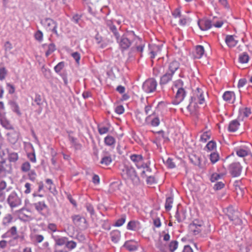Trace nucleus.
I'll return each instance as SVG.
<instances>
[{"instance_id":"1","label":"nucleus","mask_w":252,"mask_h":252,"mask_svg":"<svg viewBox=\"0 0 252 252\" xmlns=\"http://www.w3.org/2000/svg\"><path fill=\"white\" fill-rule=\"evenodd\" d=\"M225 213L229 219L234 221L235 225L242 224V220L239 218L240 213L237 210H235L232 206L227 208Z\"/></svg>"},{"instance_id":"2","label":"nucleus","mask_w":252,"mask_h":252,"mask_svg":"<svg viewBox=\"0 0 252 252\" xmlns=\"http://www.w3.org/2000/svg\"><path fill=\"white\" fill-rule=\"evenodd\" d=\"M157 82L154 78H150L146 80L142 85V89L145 92L150 93L156 91Z\"/></svg>"},{"instance_id":"3","label":"nucleus","mask_w":252,"mask_h":252,"mask_svg":"<svg viewBox=\"0 0 252 252\" xmlns=\"http://www.w3.org/2000/svg\"><path fill=\"white\" fill-rule=\"evenodd\" d=\"M12 172V165L10 163H7L5 159L0 161V176H6L7 174Z\"/></svg>"},{"instance_id":"4","label":"nucleus","mask_w":252,"mask_h":252,"mask_svg":"<svg viewBox=\"0 0 252 252\" xmlns=\"http://www.w3.org/2000/svg\"><path fill=\"white\" fill-rule=\"evenodd\" d=\"M203 222L199 221L198 220H194L191 223L189 226L190 232L193 235H196L201 232L203 229Z\"/></svg>"},{"instance_id":"5","label":"nucleus","mask_w":252,"mask_h":252,"mask_svg":"<svg viewBox=\"0 0 252 252\" xmlns=\"http://www.w3.org/2000/svg\"><path fill=\"white\" fill-rule=\"evenodd\" d=\"M242 169V166L239 162H235L230 164L229 166V173L233 177L240 175Z\"/></svg>"},{"instance_id":"6","label":"nucleus","mask_w":252,"mask_h":252,"mask_svg":"<svg viewBox=\"0 0 252 252\" xmlns=\"http://www.w3.org/2000/svg\"><path fill=\"white\" fill-rule=\"evenodd\" d=\"M128 177H129L132 181L138 183L139 182V179L138 177L135 170L132 166H125V169L123 170Z\"/></svg>"},{"instance_id":"7","label":"nucleus","mask_w":252,"mask_h":252,"mask_svg":"<svg viewBox=\"0 0 252 252\" xmlns=\"http://www.w3.org/2000/svg\"><path fill=\"white\" fill-rule=\"evenodd\" d=\"M7 202L12 208L20 205L21 201L20 198L18 197L17 193L15 192H12L7 198Z\"/></svg>"},{"instance_id":"8","label":"nucleus","mask_w":252,"mask_h":252,"mask_svg":"<svg viewBox=\"0 0 252 252\" xmlns=\"http://www.w3.org/2000/svg\"><path fill=\"white\" fill-rule=\"evenodd\" d=\"M119 46L122 51L127 50L131 45V41L126 36L123 34L121 38H119Z\"/></svg>"},{"instance_id":"9","label":"nucleus","mask_w":252,"mask_h":252,"mask_svg":"<svg viewBox=\"0 0 252 252\" xmlns=\"http://www.w3.org/2000/svg\"><path fill=\"white\" fill-rule=\"evenodd\" d=\"M186 92L184 88H178L176 94L175 99L173 101L175 104H178L184 99Z\"/></svg>"},{"instance_id":"10","label":"nucleus","mask_w":252,"mask_h":252,"mask_svg":"<svg viewBox=\"0 0 252 252\" xmlns=\"http://www.w3.org/2000/svg\"><path fill=\"white\" fill-rule=\"evenodd\" d=\"M189 159L193 164L195 166H197L200 168H203L204 165L201 162V158L199 156H196L195 154H191L189 156Z\"/></svg>"},{"instance_id":"11","label":"nucleus","mask_w":252,"mask_h":252,"mask_svg":"<svg viewBox=\"0 0 252 252\" xmlns=\"http://www.w3.org/2000/svg\"><path fill=\"white\" fill-rule=\"evenodd\" d=\"M198 25L202 31L207 30L210 29L212 26L211 21L206 19L199 20Z\"/></svg>"},{"instance_id":"12","label":"nucleus","mask_w":252,"mask_h":252,"mask_svg":"<svg viewBox=\"0 0 252 252\" xmlns=\"http://www.w3.org/2000/svg\"><path fill=\"white\" fill-rule=\"evenodd\" d=\"M12 131L7 133V139L9 142L12 144L16 143L19 138V132L12 129Z\"/></svg>"},{"instance_id":"13","label":"nucleus","mask_w":252,"mask_h":252,"mask_svg":"<svg viewBox=\"0 0 252 252\" xmlns=\"http://www.w3.org/2000/svg\"><path fill=\"white\" fill-rule=\"evenodd\" d=\"M33 206L36 210L42 216H44L42 213V211L44 209H48L47 205L44 201H39L37 203H35L33 204Z\"/></svg>"},{"instance_id":"14","label":"nucleus","mask_w":252,"mask_h":252,"mask_svg":"<svg viewBox=\"0 0 252 252\" xmlns=\"http://www.w3.org/2000/svg\"><path fill=\"white\" fill-rule=\"evenodd\" d=\"M175 217L178 222H181L186 218V211L184 209L179 210L178 208L175 214Z\"/></svg>"},{"instance_id":"15","label":"nucleus","mask_w":252,"mask_h":252,"mask_svg":"<svg viewBox=\"0 0 252 252\" xmlns=\"http://www.w3.org/2000/svg\"><path fill=\"white\" fill-rule=\"evenodd\" d=\"M130 159L135 162L136 166L138 168H141L142 165H140V163L143 160V157L141 155H132L130 156Z\"/></svg>"},{"instance_id":"16","label":"nucleus","mask_w":252,"mask_h":252,"mask_svg":"<svg viewBox=\"0 0 252 252\" xmlns=\"http://www.w3.org/2000/svg\"><path fill=\"white\" fill-rule=\"evenodd\" d=\"M173 75L171 74L169 72H167L165 74L160 77L159 84L160 85L166 84L172 79Z\"/></svg>"},{"instance_id":"17","label":"nucleus","mask_w":252,"mask_h":252,"mask_svg":"<svg viewBox=\"0 0 252 252\" xmlns=\"http://www.w3.org/2000/svg\"><path fill=\"white\" fill-rule=\"evenodd\" d=\"M180 64L177 61H173L168 66V71L171 74L173 75L175 72L179 68Z\"/></svg>"},{"instance_id":"18","label":"nucleus","mask_w":252,"mask_h":252,"mask_svg":"<svg viewBox=\"0 0 252 252\" xmlns=\"http://www.w3.org/2000/svg\"><path fill=\"white\" fill-rule=\"evenodd\" d=\"M225 40L227 45L230 47L235 46L237 43V41L234 39L233 35H227Z\"/></svg>"},{"instance_id":"19","label":"nucleus","mask_w":252,"mask_h":252,"mask_svg":"<svg viewBox=\"0 0 252 252\" xmlns=\"http://www.w3.org/2000/svg\"><path fill=\"white\" fill-rule=\"evenodd\" d=\"M239 125L240 124L237 120H233L229 123L228 129L230 132H235L237 130Z\"/></svg>"},{"instance_id":"20","label":"nucleus","mask_w":252,"mask_h":252,"mask_svg":"<svg viewBox=\"0 0 252 252\" xmlns=\"http://www.w3.org/2000/svg\"><path fill=\"white\" fill-rule=\"evenodd\" d=\"M45 22L48 27L53 26V29L52 30V32L57 34V23L56 22L53 21L52 19L50 18H46L45 19Z\"/></svg>"},{"instance_id":"21","label":"nucleus","mask_w":252,"mask_h":252,"mask_svg":"<svg viewBox=\"0 0 252 252\" xmlns=\"http://www.w3.org/2000/svg\"><path fill=\"white\" fill-rule=\"evenodd\" d=\"M111 239L114 243H117L120 238V232L118 230H113L110 233Z\"/></svg>"},{"instance_id":"22","label":"nucleus","mask_w":252,"mask_h":252,"mask_svg":"<svg viewBox=\"0 0 252 252\" xmlns=\"http://www.w3.org/2000/svg\"><path fill=\"white\" fill-rule=\"evenodd\" d=\"M68 238L65 237H63L61 238L55 237L54 240L55 241V246H62L64 245H66V241Z\"/></svg>"},{"instance_id":"23","label":"nucleus","mask_w":252,"mask_h":252,"mask_svg":"<svg viewBox=\"0 0 252 252\" xmlns=\"http://www.w3.org/2000/svg\"><path fill=\"white\" fill-rule=\"evenodd\" d=\"M195 58L197 59L201 58L204 53V49L203 46L201 45L196 46L195 48Z\"/></svg>"},{"instance_id":"24","label":"nucleus","mask_w":252,"mask_h":252,"mask_svg":"<svg viewBox=\"0 0 252 252\" xmlns=\"http://www.w3.org/2000/svg\"><path fill=\"white\" fill-rule=\"evenodd\" d=\"M156 247L159 250V252H168L167 248L165 244L159 240L156 244Z\"/></svg>"},{"instance_id":"25","label":"nucleus","mask_w":252,"mask_h":252,"mask_svg":"<svg viewBox=\"0 0 252 252\" xmlns=\"http://www.w3.org/2000/svg\"><path fill=\"white\" fill-rule=\"evenodd\" d=\"M133 241L132 240L130 241H126L124 245H123V247L126 248L127 250H128L130 252H132L136 251L137 249V247L135 245H131L130 244V242Z\"/></svg>"},{"instance_id":"26","label":"nucleus","mask_w":252,"mask_h":252,"mask_svg":"<svg viewBox=\"0 0 252 252\" xmlns=\"http://www.w3.org/2000/svg\"><path fill=\"white\" fill-rule=\"evenodd\" d=\"M9 104L11 105L12 110L15 112L18 116L21 115V113L20 111L19 107L18 104L14 101H10Z\"/></svg>"},{"instance_id":"27","label":"nucleus","mask_w":252,"mask_h":252,"mask_svg":"<svg viewBox=\"0 0 252 252\" xmlns=\"http://www.w3.org/2000/svg\"><path fill=\"white\" fill-rule=\"evenodd\" d=\"M73 221L76 225L79 226L80 222H86V220L84 218L80 217L79 215H75L72 217Z\"/></svg>"},{"instance_id":"28","label":"nucleus","mask_w":252,"mask_h":252,"mask_svg":"<svg viewBox=\"0 0 252 252\" xmlns=\"http://www.w3.org/2000/svg\"><path fill=\"white\" fill-rule=\"evenodd\" d=\"M1 125L3 127H5L7 129H13V126L10 124L9 121L7 120L5 118L1 120Z\"/></svg>"},{"instance_id":"29","label":"nucleus","mask_w":252,"mask_h":252,"mask_svg":"<svg viewBox=\"0 0 252 252\" xmlns=\"http://www.w3.org/2000/svg\"><path fill=\"white\" fill-rule=\"evenodd\" d=\"M234 95L235 94L233 92L226 91L223 94L222 97L224 100L229 102L232 99V96Z\"/></svg>"},{"instance_id":"30","label":"nucleus","mask_w":252,"mask_h":252,"mask_svg":"<svg viewBox=\"0 0 252 252\" xmlns=\"http://www.w3.org/2000/svg\"><path fill=\"white\" fill-rule=\"evenodd\" d=\"M173 202V198L172 197H168L166 198V202L165 204V208L166 211H168L171 210L172 207Z\"/></svg>"},{"instance_id":"31","label":"nucleus","mask_w":252,"mask_h":252,"mask_svg":"<svg viewBox=\"0 0 252 252\" xmlns=\"http://www.w3.org/2000/svg\"><path fill=\"white\" fill-rule=\"evenodd\" d=\"M236 154L240 157H245L249 154L248 151L242 148H237L235 149Z\"/></svg>"},{"instance_id":"32","label":"nucleus","mask_w":252,"mask_h":252,"mask_svg":"<svg viewBox=\"0 0 252 252\" xmlns=\"http://www.w3.org/2000/svg\"><path fill=\"white\" fill-rule=\"evenodd\" d=\"M239 60L241 63H247L249 60V56L247 53L244 52L239 56Z\"/></svg>"},{"instance_id":"33","label":"nucleus","mask_w":252,"mask_h":252,"mask_svg":"<svg viewBox=\"0 0 252 252\" xmlns=\"http://www.w3.org/2000/svg\"><path fill=\"white\" fill-rule=\"evenodd\" d=\"M4 47L5 51V57L7 58L8 53L9 52L11 53V52H10V50L12 49V45L9 41H7L5 43Z\"/></svg>"},{"instance_id":"34","label":"nucleus","mask_w":252,"mask_h":252,"mask_svg":"<svg viewBox=\"0 0 252 252\" xmlns=\"http://www.w3.org/2000/svg\"><path fill=\"white\" fill-rule=\"evenodd\" d=\"M8 160L9 161V163L11 162H16L18 159V155L16 153H11L8 154Z\"/></svg>"},{"instance_id":"35","label":"nucleus","mask_w":252,"mask_h":252,"mask_svg":"<svg viewBox=\"0 0 252 252\" xmlns=\"http://www.w3.org/2000/svg\"><path fill=\"white\" fill-rule=\"evenodd\" d=\"M178 243L176 240L172 241L168 245L170 252H174L178 247Z\"/></svg>"},{"instance_id":"36","label":"nucleus","mask_w":252,"mask_h":252,"mask_svg":"<svg viewBox=\"0 0 252 252\" xmlns=\"http://www.w3.org/2000/svg\"><path fill=\"white\" fill-rule=\"evenodd\" d=\"M104 142L106 145L111 146L115 143V139L113 136L109 135L105 138Z\"/></svg>"},{"instance_id":"37","label":"nucleus","mask_w":252,"mask_h":252,"mask_svg":"<svg viewBox=\"0 0 252 252\" xmlns=\"http://www.w3.org/2000/svg\"><path fill=\"white\" fill-rule=\"evenodd\" d=\"M144 47V45H141L137 46L136 47H132L130 49V51L128 53L129 57H132V55H131L132 53L133 52H134L135 50H136L138 52H142L143 50Z\"/></svg>"},{"instance_id":"38","label":"nucleus","mask_w":252,"mask_h":252,"mask_svg":"<svg viewBox=\"0 0 252 252\" xmlns=\"http://www.w3.org/2000/svg\"><path fill=\"white\" fill-rule=\"evenodd\" d=\"M219 155L217 153L214 152L210 155V159L212 163H215L219 159Z\"/></svg>"},{"instance_id":"39","label":"nucleus","mask_w":252,"mask_h":252,"mask_svg":"<svg viewBox=\"0 0 252 252\" xmlns=\"http://www.w3.org/2000/svg\"><path fill=\"white\" fill-rule=\"evenodd\" d=\"M197 93H199L200 94L197 97L199 99V103L202 104L205 101V99L203 94V92L201 89L197 88L196 89Z\"/></svg>"},{"instance_id":"40","label":"nucleus","mask_w":252,"mask_h":252,"mask_svg":"<svg viewBox=\"0 0 252 252\" xmlns=\"http://www.w3.org/2000/svg\"><path fill=\"white\" fill-rule=\"evenodd\" d=\"M126 216L125 215H122L121 218L118 219L115 222L114 225L115 226L119 227L122 226L125 222Z\"/></svg>"},{"instance_id":"41","label":"nucleus","mask_w":252,"mask_h":252,"mask_svg":"<svg viewBox=\"0 0 252 252\" xmlns=\"http://www.w3.org/2000/svg\"><path fill=\"white\" fill-rule=\"evenodd\" d=\"M109 30L113 33L114 36L115 37L117 40V41L119 42L120 35L118 32V30L116 26H112V27H111V29H110Z\"/></svg>"},{"instance_id":"42","label":"nucleus","mask_w":252,"mask_h":252,"mask_svg":"<svg viewBox=\"0 0 252 252\" xmlns=\"http://www.w3.org/2000/svg\"><path fill=\"white\" fill-rule=\"evenodd\" d=\"M111 162H112V158H111V156H105L101 159L100 163L102 164H105L106 165H108Z\"/></svg>"},{"instance_id":"43","label":"nucleus","mask_w":252,"mask_h":252,"mask_svg":"<svg viewBox=\"0 0 252 252\" xmlns=\"http://www.w3.org/2000/svg\"><path fill=\"white\" fill-rule=\"evenodd\" d=\"M56 50L55 45L54 43H51L48 45V49L45 53L46 57L49 56Z\"/></svg>"},{"instance_id":"44","label":"nucleus","mask_w":252,"mask_h":252,"mask_svg":"<svg viewBox=\"0 0 252 252\" xmlns=\"http://www.w3.org/2000/svg\"><path fill=\"white\" fill-rule=\"evenodd\" d=\"M13 217L11 214H8L3 220L2 224L6 225L12 221Z\"/></svg>"},{"instance_id":"45","label":"nucleus","mask_w":252,"mask_h":252,"mask_svg":"<svg viewBox=\"0 0 252 252\" xmlns=\"http://www.w3.org/2000/svg\"><path fill=\"white\" fill-rule=\"evenodd\" d=\"M137 222L135 221H130L127 225V228L129 230H135L137 226Z\"/></svg>"},{"instance_id":"46","label":"nucleus","mask_w":252,"mask_h":252,"mask_svg":"<svg viewBox=\"0 0 252 252\" xmlns=\"http://www.w3.org/2000/svg\"><path fill=\"white\" fill-rule=\"evenodd\" d=\"M76 246V243L73 241H68L67 239L65 248H68V249L72 250L75 248Z\"/></svg>"},{"instance_id":"47","label":"nucleus","mask_w":252,"mask_h":252,"mask_svg":"<svg viewBox=\"0 0 252 252\" xmlns=\"http://www.w3.org/2000/svg\"><path fill=\"white\" fill-rule=\"evenodd\" d=\"M31 167L30 163L28 162H24L21 166V170L23 172H26L30 170Z\"/></svg>"},{"instance_id":"48","label":"nucleus","mask_w":252,"mask_h":252,"mask_svg":"<svg viewBox=\"0 0 252 252\" xmlns=\"http://www.w3.org/2000/svg\"><path fill=\"white\" fill-rule=\"evenodd\" d=\"M240 113L241 114H243L244 116L246 117H248L249 115L251 113V110L250 108H249L248 107H246L244 109H240Z\"/></svg>"},{"instance_id":"49","label":"nucleus","mask_w":252,"mask_h":252,"mask_svg":"<svg viewBox=\"0 0 252 252\" xmlns=\"http://www.w3.org/2000/svg\"><path fill=\"white\" fill-rule=\"evenodd\" d=\"M211 137V135L209 133V132L206 131L201 136L200 141L206 142L208 139H209Z\"/></svg>"},{"instance_id":"50","label":"nucleus","mask_w":252,"mask_h":252,"mask_svg":"<svg viewBox=\"0 0 252 252\" xmlns=\"http://www.w3.org/2000/svg\"><path fill=\"white\" fill-rule=\"evenodd\" d=\"M64 66V63L63 62H60L54 67V70L56 72L59 73Z\"/></svg>"},{"instance_id":"51","label":"nucleus","mask_w":252,"mask_h":252,"mask_svg":"<svg viewBox=\"0 0 252 252\" xmlns=\"http://www.w3.org/2000/svg\"><path fill=\"white\" fill-rule=\"evenodd\" d=\"M34 102L39 106H40L42 104V101L41 96L39 94H35L34 99H33Z\"/></svg>"},{"instance_id":"52","label":"nucleus","mask_w":252,"mask_h":252,"mask_svg":"<svg viewBox=\"0 0 252 252\" xmlns=\"http://www.w3.org/2000/svg\"><path fill=\"white\" fill-rule=\"evenodd\" d=\"M222 176V174L214 173L212 174L210 180L212 182H215Z\"/></svg>"},{"instance_id":"53","label":"nucleus","mask_w":252,"mask_h":252,"mask_svg":"<svg viewBox=\"0 0 252 252\" xmlns=\"http://www.w3.org/2000/svg\"><path fill=\"white\" fill-rule=\"evenodd\" d=\"M216 147V142L213 141H209L206 146V147L209 150L212 151Z\"/></svg>"},{"instance_id":"54","label":"nucleus","mask_w":252,"mask_h":252,"mask_svg":"<svg viewBox=\"0 0 252 252\" xmlns=\"http://www.w3.org/2000/svg\"><path fill=\"white\" fill-rule=\"evenodd\" d=\"M7 73V71L5 67H3L0 68V80L1 81L3 80L5 78Z\"/></svg>"},{"instance_id":"55","label":"nucleus","mask_w":252,"mask_h":252,"mask_svg":"<svg viewBox=\"0 0 252 252\" xmlns=\"http://www.w3.org/2000/svg\"><path fill=\"white\" fill-rule=\"evenodd\" d=\"M174 86L177 89L178 88H183L184 82L181 79L177 80L174 82Z\"/></svg>"},{"instance_id":"56","label":"nucleus","mask_w":252,"mask_h":252,"mask_svg":"<svg viewBox=\"0 0 252 252\" xmlns=\"http://www.w3.org/2000/svg\"><path fill=\"white\" fill-rule=\"evenodd\" d=\"M86 208L88 212H89L90 213L91 216L94 215V210L92 205L87 203L86 204Z\"/></svg>"},{"instance_id":"57","label":"nucleus","mask_w":252,"mask_h":252,"mask_svg":"<svg viewBox=\"0 0 252 252\" xmlns=\"http://www.w3.org/2000/svg\"><path fill=\"white\" fill-rule=\"evenodd\" d=\"M34 37L37 40L41 41L43 38L42 32L38 30L34 34Z\"/></svg>"},{"instance_id":"58","label":"nucleus","mask_w":252,"mask_h":252,"mask_svg":"<svg viewBox=\"0 0 252 252\" xmlns=\"http://www.w3.org/2000/svg\"><path fill=\"white\" fill-rule=\"evenodd\" d=\"M167 166L170 168H173L175 167L174 163L172 161V159L168 158L165 162Z\"/></svg>"},{"instance_id":"59","label":"nucleus","mask_w":252,"mask_h":252,"mask_svg":"<svg viewBox=\"0 0 252 252\" xmlns=\"http://www.w3.org/2000/svg\"><path fill=\"white\" fill-rule=\"evenodd\" d=\"M224 187V184L222 182H217L215 184L214 189L216 190L221 189Z\"/></svg>"},{"instance_id":"60","label":"nucleus","mask_w":252,"mask_h":252,"mask_svg":"<svg viewBox=\"0 0 252 252\" xmlns=\"http://www.w3.org/2000/svg\"><path fill=\"white\" fill-rule=\"evenodd\" d=\"M71 56L75 60L76 62L78 63L80 59V54L78 52H76L72 53Z\"/></svg>"},{"instance_id":"61","label":"nucleus","mask_w":252,"mask_h":252,"mask_svg":"<svg viewBox=\"0 0 252 252\" xmlns=\"http://www.w3.org/2000/svg\"><path fill=\"white\" fill-rule=\"evenodd\" d=\"M29 159L32 162L36 161V158L34 152L28 153L27 155Z\"/></svg>"},{"instance_id":"62","label":"nucleus","mask_w":252,"mask_h":252,"mask_svg":"<svg viewBox=\"0 0 252 252\" xmlns=\"http://www.w3.org/2000/svg\"><path fill=\"white\" fill-rule=\"evenodd\" d=\"M115 112L118 114H122L124 112V108L123 105L117 106L115 108Z\"/></svg>"},{"instance_id":"63","label":"nucleus","mask_w":252,"mask_h":252,"mask_svg":"<svg viewBox=\"0 0 252 252\" xmlns=\"http://www.w3.org/2000/svg\"><path fill=\"white\" fill-rule=\"evenodd\" d=\"M29 179L32 181H34L36 178V173L34 170H31L29 173Z\"/></svg>"},{"instance_id":"64","label":"nucleus","mask_w":252,"mask_h":252,"mask_svg":"<svg viewBox=\"0 0 252 252\" xmlns=\"http://www.w3.org/2000/svg\"><path fill=\"white\" fill-rule=\"evenodd\" d=\"M247 83V79L246 78H241L239 80L238 84V88H240L243 87Z\"/></svg>"}]
</instances>
